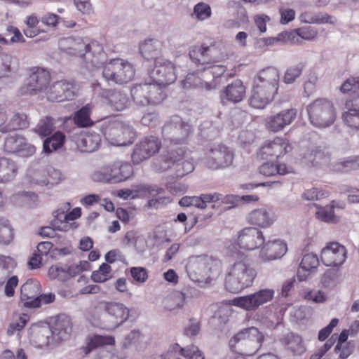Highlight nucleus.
Listing matches in <instances>:
<instances>
[{"mask_svg": "<svg viewBox=\"0 0 359 359\" xmlns=\"http://www.w3.org/2000/svg\"><path fill=\"white\" fill-rule=\"evenodd\" d=\"M257 272L247 257L237 259L229 268L225 278L226 288L236 293L250 287Z\"/></svg>", "mask_w": 359, "mask_h": 359, "instance_id": "f257e3e1", "label": "nucleus"}, {"mask_svg": "<svg viewBox=\"0 0 359 359\" xmlns=\"http://www.w3.org/2000/svg\"><path fill=\"white\" fill-rule=\"evenodd\" d=\"M264 335L258 328L250 327L236 333L229 341L232 351L245 356H252L262 347Z\"/></svg>", "mask_w": 359, "mask_h": 359, "instance_id": "f03ea898", "label": "nucleus"}, {"mask_svg": "<svg viewBox=\"0 0 359 359\" xmlns=\"http://www.w3.org/2000/svg\"><path fill=\"white\" fill-rule=\"evenodd\" d=\"M310 123L316 128H325L331 126L337 118L334 102L327 98H318L306 107Z\"/></svg>", "mask_w": 359, "mask_h": 359, "instance_id": "7ed1b4c3", "label": "nucleus"}, {"mask_svg": "<svg viewBox=\"0 0 359 359\" xmlns=\"http://www.w3.org/2000/svg\"><path fill=\"white\" fill-rule=\"evenodd\" d=\"M130 93L133 102L140 107L158 104L165 97L162 87L156 83L137 84L131 88Z\"/></svg>", "mask_w": 359, "mask_h": 359, "instance_id": "20e7f679", "label": "nucleus"}, {"mask_svg": "<svg viewBox=\"0 0 359 359\" xmlns=\"http://www.w3.org/2000/svg\"><path fill=\"white\" fill-rule=\"evenodd\" d=\"M104 135L110 143L115 146L132 144L135 139L134 129L119 120L109 121L104 128Z\"/></svg>", "mask_w": 359, "mask_h": 359, "instance_id": "39448f33", "label": "nucleus"}, {"mask_svg": "<svg viewBox=\"0 0 359 359\" xmlns=\"http://www.w3.org/2000/svg\"><path fill=\"white\" fill-rule=\"evenodd\" d=\"M102 75L108 81L123 84L132 80L135 75V70L128 62L121 58H116L105 64Z\"/></svg>", "mask_w": 359, "mask_h": 359, "instance_id": "423d86ee", "label": "nucleus"}, {"mask_svg": "<svg viewBox=\"0 0 359 359\" xmlns=\"http://www.w3.org/2000/svg\"><path fill=\"white\" fill-rule=\"evenodd\" d=\"M191 132V125L179 116H173L164 124L162 135L165 140L171 143H184Z\"/></svg>", "mask_w": 359, "mask_h": 359, "instance_id": "0eeeda50", "label": "nucleus"}, {"mask_svg": "<svg viewBox=\"0 0 359 359\" xmlns=\"http://www.w3.org/2000/svg\"><path fill=\"white\" fill-rule=\"evenodd\" d=\"M234 153L224 144H217L212 147L206 154L205 163L212 170L229 168L233 165Z\"/></svg>", "mask_w": 359, "mask_h": 359, "instance_id": "6e6552de", "label": "nucleus"}, {"mask_svg": "<svg viewBox=\"0 0 359 359\" xmlns=\"http://www.w3.org/2000/svg\"><path fill=\"white\" fill-rule=\"evenodd\" d=\"M103 324L108 330H114L124 323L130 316L129 309L120 302H104Z\"/></svg>", "mask_w": 359, "mask_h": 359, "instance_id": "1a4fd4ad", "label": "nucleus"}, {"mask_svg": "<svg viewBox=\"0 0 359 359\" xmlns=\"http://www.w3.org/2000/svg\"><path fill=\"white\" fill-rule=\"evenodd\" d=\"M72 330L70 319L67 316H59L51 328L43 327L41 333L46 335V339L41 342L50 344L53 341L59 342L66 339Z\"/></svg>", "mask_w": 359, "mask_h": 359, "instance_id": "9d476101", "label": "nucleus"}, {"mask_svg": "<svg viewBox=\"0 0 359 359\" xmlns=\"http://www.w3.org/2000/svg\"><path fill=\"white\" fill-rule=\"evenodd\" d=\"M161 147V140L153 135L142 138L135 144L132 154V161L135 164H139L157 153Z\"/></svg>", "mask_w": 359, "mask_h": 359, "instance_id": "9b49d317", "label": "nucleus"}, {"mask_svg": "<svg viewBox=\"0 0 359 359\" xmlns=\"http://www.w3.org/2000/svg\"><path fill=\"white\" fill-rule=\"evenodd\" d=\"M273 295V290L263 289L249 295L234 298L233 304L245 310L254 311L261 305L270 302Z\"/></svg>", "mask_w": 359, "mask_h": 359, "instance_id": "f8f14e48", "label": "nucleus"}, {"mask_svg": "<svg viewBox=\"0 0 359 359\" xmlns=\"http://www.w3.org/2000/svg\"><path fill=\"white\" fill-rule=\"evenodd\" d=\"M50 79V74L46 69L34 67L27 79L25 92L30 95H36L42 92L46 93Z\"/></svg>", "mask_w": 359, "mask_h": 359, "instance_id": "ddd939ff", "label": "nucleus"}, {"mask_svg": "<svg viewBox=\"0 0 359 359\" xmlns=\"http://www.w3.org/2000/svg\"><path fill=\"white\" fill-rule=\"evenodd\" d=\"M4 150L8 153L15 154L22 157H29L35 153L36 147L29 143L22 135L13 133L6 137Z\"/></svg>", "mask_w": 359, "mask_h": 359, "instance_id": "4468645a", "label": "nucleus"}, {"mask_svg": "<svg viewBox=\"0 0 359 359\" xmlns=\"http://www.w3.org/2000/svg\"><path fill=\"white\" fill-rule=\"evenodd\" d=\"M152 76L161 86L172 83L177 79L175 65L165 58H156Z\"/></svg>", "mask_w": 359, "mask_h": 359, "instance_id": "2eb2a0df", "label": "nucleus"}, {"mask_svg": "<svg viewBox=\"0 0 359 359\" xmlns=\"http://www.w3.org/2000/svg\"><path fill=\"white\" fill-rule=\"evenodd\" d=\"M265 238L262 232L256 227H246L239 231L236 243L241 248L254 250L263 245Z\"/></svg>", "mask_w": 359, "mask_h": 359, "instance_id": "dca6fc26", "label": "nucleus"}, {"mask_svg": "<svg viewBox=\"0 0 359 359\" xmlns=\"http://www.w3.org/2000/svg\"><path fill=\"white\" fill-rule=\"evenodd\" d=\"M46 96L51 102L72 100L75 96L74 84L67 80L55 81L48 87Z\"/></svg>", "mask_w": 359, "mask_h": 359, "instance_id": "f3484780", "label": "nucleus"}, {"mask_svg": "<svg viewBox=\"0 0 359 359\" xmlns=\"http://www.w3.org/2000/svg\"><path fill=\"white\" fill-rule=\"evenodd\" d=\"M346 259V250L339 243L327 244L321 251V261L329 266H338L344 263Z\"/></svg>", "mask_w": 359, "mask_h": 359, "instance_id": "a211bd4d", "label": "nucleus"}, {"mask_svg": "<svg viewBox=\"0 0 359 359\" xmlns=\"http://www.w3.org/2000/svg\"><path fill=\"white\" fill-rule=\"evenodd\" d=\"M186 151L182 147L170 148L155 160L154 168L157 172H164L171 168L173 165L180 166L178 162L185 156Z\"/></svg>", "mask_w": 359, "mask_h": 359, "instance_id": "6ab92c4d", "label": "nucleus"}, {"mask_svg": "<svg viewBox=\"0 0 359 359\" xmlns=\"http://www.w3.org/2000/svg\"><path fill=\"white\" fill-rule=\"evenodd\" d=\"M290 148L288 141L282 137H276L273 140L266 141L259 150L258 155L262 159L276 157L286 154Z\"/></svg>", "mask_w": 359, "mask_h": 359, "instance_id": "aec40b11", "label": "nucleus"}, {"mask_svg": "<svg viewBox=\"0 0 359 359\" xmlns=\"http://www.w3.org/2000/svg\"><path fill=\"white\" fill-rule=\"evenodd\" d=\"M287 251V244L282 240L275 239L264 242L259 252V258L264 262L273 261L280 259Z\"/></svg>", "mask_w": 359, "mask_h": 359, "instance_id": "412c9836", "label": "nucleus"}, {"mask_svg": "<svg viewBox=\"0 0 359 359\" xmlns=\"http://www.w3.org/2000/svg\"><path fill=\"white\" fill-rule=\"evenodd\" d=\"M59 47L68 55L83 57L89 49V43L81 37L69 36L59 41Z\"/></svg>", "mask_w": 359, "mask_h": 359, "instance_id": "4be33fe9", "label": "nucleus"}, {"mask_svg": "<svg viewBox=\"0 0 359 359\" xmlns=\"http://www.w3.org/2000/svg\"><path fill=\"white\" fill-rule=\"evenodd\" d=\"M297 111L294 109L283 110L269 116L266 119V127L272 132L280 131L294 120Z\"/></svg>", "mask_w": 359, "mask_h": 359, "instance_id": "5701e85b", "label": "nucleus"}, {"mask_svg": "<svg viewBox=\"0 0 359 359\" xmlns=\"http://www.w3.org/2000/svg\"><path fill=\"white\" fill-rule=\"evenodd\" d=\"M81 214L80 208H76L67 214H65L64 210L60 212V210H57L54 212L55 219L52 222V225L59 231H67L69 229H75L78 224L70 222L79 218Z\"/></svg>", "mask_w": 359, "mask_h": 359, "instance_id": "b1692460", "label": "nucleus"}, {"mask_svg": "<svg viewBox=\"0 0 359 359\" xmlns=\"http://www.w3.org/2000/svg\"><path fill=\"white\" fill-rule=\"evenodd\" d=\"M277 93L253 83L250 105L256 109H264L271 103Z\"/></svg>", "mask_w": 359, "mask_h": 359, "instance_id": "393cba45", "label": "nucleus"}, {"mask_svg": "<svg viewBox=\"0 0 359 359\" xmlns=\"http://www.w3.org/2000/svg\"><path fill=\"white\" fill-rule=\"evenodd\" d=\"M279 80L278 70L275 67H269L263 69L257 74L253 83L277 93Z\"/></svg>", "mask_w": 359, "mask_h": 359, "instance_id": "a878e982", "label": "nucleus"}, {"mask_svg": "<svg viewBox=\"0 0 359 359\" xmlns=\"http://www.w3.org/2000/svg\"><path fill=\"white\" fill-rule=\"evenodd\" d=\"M210 262V257L205 256L191 257L186 266L190 278L195 281H203L205 276V268Z\"/></svg>", "mask_w": 359, "mask_h": 359, "instance_id": "bb28decb", "label": "nucleus"}, {"mask_svg": "<svg viewBox=\"0 0 359 359\" xmlns=\"http://www.w3.org/2000/svg\"><path fill=\"white\" fill-rule=\"evenodd\" d=\"M245 96V87L241 80H236L229 84L221 93L220 98L223 104L228 102H240Z\"/></svg>", "mask_w": 359, "mask_h": 359, "instance_id": "cd10ccee", "label": "nucleus"}, {"mask_svg": "<svg viewBox=\"0 0 359 359\" xmlns=\"http://www.w3.org/2000/svg\"><path fill=\"white\" fill-rule=\"evenodd\" d=\"M247 221L254 226L262 228H266L273 222L271 214L264 208H260L251 211L248 215Z\"/></svg>", "mask_w": 359, "mask_h": 359, "instance_id": "c85d7f7f", "label": "nucleus"}, {"mask_svg": "<svg viewBox=\"0 0 359 359\" xmlns=\"http://www.w3.org/2000/svg\"><path fill=\"white\" fill-rule=\"evenodd\" d=\"M104 96L111 107L116 111H123L129 104L128 96L121 91L108 90L104 93Z\"/></svg>", "mask_w": 359, "mask_h": 359, "instance_id": "c756f323", "label": "nucleus"}, {"mask_svg": "<svg viewBox=\"0 0 359 359\" xmlns=\"http://www.w3.org/2000/svg\"><path fill=\"white\" fill-rule=\"evenodd\" d=\"M345 108L347 110L343 114L345 123L351 128L359 129V100L355 102L348 99Z\"/></svg>", "mask_w": 359, "mask_h": 359, "instance_id": "7c9ffc66", "label": "nucleus"}, {"mask_svg": "<svg viewBox=\"0 0 359 359\" xmlns=\"http://www.w3.org/2000/svg\"><path fill=\"white\" fill-rule=\"evenodd\" d=\"M41 292V285L39 281L34 279H29L21 286L20 299L25 303L35 300Z\"/></svg>", "mask_w": 359, "mask_h": 359, "instance_id": "2f4dec72", "label": "nucleus"}, {"mask_svg": "<svg viewBox=\"0 0 359 359\" xmlns=\"http://www.w3.org/2000/svg\"><path fill=\"white\" fill-rule=\"evenodd\" d=\"M18 167L15 162L8 158H0V182L12 180L16 175Z\"/></svg>", "mask_w": 359, "mask_h": 359, "instance_id": "473e14b6", "label": "nucleus"}, {"mask_svg": "<svg viewBox=\"0 0 359 359\" xmlns=\"http://www.w3.org/2000/svg\"><path fill=\"white\" fill-rule=\"evenodd\" d=\"M206 55H208V64L220 62L228 57L226 46L217 42L206 46Z\"/></svg>", "mask_w": 359, "mask_h": 359, "instance_id": "72a5a7b5", "label": "nucleus"}, {"mask_svg": "<svg viewBox=\"0 0 359 359\" xmlns=\"http://www.w3.org/2000/svg\"><path fill=\"white\" fill-rule=\"evenodd\" d=\"M284 345L294 355H301L306 351L305 346L300 336L289 333L283 339Z\"/></svg>", "mask_w": 359, "mask_h": 359, "instance_id": "f704fd0d", "label": "nucleus"}, {"mask_svg": "<svg viewBox=\"0 0 359 359\" xmlns=\"http://www.w3.org/2000/svg\"><path fill=\"white\" fill-rule=\"evenodd\" d=\"M27 116L24 113H15L10 119L8 124L0 129L2 133L11 130H23L29 127Z\"/></svg>", "mask_w": 359, "mask_h": 359, "instance_id": "c9c22d12", "label": "nucleus"}, {"mask_svg": "<svg viewBox=\"0 0 359 359\" xmlns=\"http://www.w3.org/2000/svg\"><path fill=\"white\" fill-rule=\"evenodd\" d=\"M161 43L156 39H147L140 46V53L147 59L154 58L161 50Z\"/></svg>", "mask_w": 359, "mask_h": 359, "instance_id": "e433bc0d", "label": "nucleus"}, {"mask_svg": "<svg viewBox=\"0 0 359 359\" xmlns=\"http://www.w3.org/2000/svg\"><path fill=\"white\" fill-rule=\"evenodd\" d=\"M186 295L180 291H174L165 299V308L168 311L182 309L185 303Z\"/></svg>", "mask_w": 359, "mask_h": 359, "instance_id": "4c0bfd02", "label": "nucleus"}, {"mask_svg": "<svg viewBox=\"0 0 359 359\" xmlns=\"http://www.w3.org/2000/svg\"><path fill=\"white\" fill-rule=\"evenodd\" d=\"M100 137L96 133L83 135L79 142V146L85 152H92L97 149L100 145Z\"/></svg>", "mask_w": 359, "mask_h": 359, "instance_id": "58836bf2", "label": "nucleus"}, {"mask_svg": "<svg viewBox=\"0 0 359 359\" xmlns=\"http://www.w3.org/2000/svg\"><path fill=\"white\" fill-rule=\"evenodd\" d=\"M259 173L266 176H275L276 175H285L289 172L288 168L285 164H274L264 163L259 168Z\"/></svg>", "mask_w": 359, "mask_h": 359, "instance_id": "ea45409f", "label": "nucleus"}, {"mask_svg": "<svg viewBox=\"0 0 359 359\" xmlns=\"http://www.w3.org/2000/svg\"><path fill=\"white\" fill-rule=\"evenodd\" d=\"M140 191L142 192V195H143L144 197H152L150 200H149L147 203V207L151 208H157L158 207V205L160 203V201L162 199L161 198H154L157 196L158 195L162 194L163 189H159L157 187H152V186H142Z\"/></svg>", "mask_w": 359, "mask_h": 359, "instance_id": "a19ab883", "label": "nucleus"}, {"mask_svg": "<svg viewBox=\"0 0 359 359\" xmlns=\"http://www.w3.org/2000/svg\"><path fill=\"white\" fill-rule=\"evenodd\" d=\"M65 135L60 132L55 133L52 137H48L43 142V149L45 153L50 154L59 149L64 142Z\"/></svg>", "mask_w": 359, "mask_h": 359, "instance_id": "79ce46f5", "label": "nucleus"}, {"mask_svg": "<svg viewBox=\"0 0 359 359\" xmlns=\"http://www.w3.org/2000/svg\"><path fill=\"white\" fill-rule=\"evenodd\" d=\"M15 266V261L11 257L0 256V285L8 278Z\"/></svg>", "mask_w": 359, "mask_h": 359, "instance_id": "37998d69", "label": "nucleus"}, {"mask_svg": "<svg viewBox=\"0 0 359 359\" xmlns=\"http://www.w3.org/2000/svg\"><path fill=\"white\" fill-rule=\"evenodd\" d=\"M48 177H45L41 179H39L34 177L33 180L38 184L41 185H47L48 184H57L59 183L62 179V175L61 172L59 170H57L54 168L50 167L47 170Z\"/></svg>", "mask_w": 359, "mask_h": 359, "instance_id": "c03bdc74", "label": "nucleus"}, {"mask_svg": "<svg viewBox=\"0 0 359 359\" xmlns=\"http://www.w3.org/2000/svg\"><path fill=\"white\" fill-rule=\"evenodd\" d=\"M90 106L86 105L75 113L74 120V123L80 127H87L93 124L90 118Z\"/></svg>", "mask_w": 359, "mask_h": 359, "instance_id": "a18cd8bd", "label": "nucleus"}, {"mask_svg": "<svg viewBox=\"0 0 359 359\" xmlns=\"http://www.w3.org/2000/svg\"><path fill=\"white\" fill-rule=\"evenodd\" d=\"M189 57L196 64L209 65L206 46H194L189 51Z\"/></svg>", "mask_w": 359, "mask_h": 359, "instance_id": "49530a36", "label": "nucleus"}, {"mask_svg": "<svg viewBox=\"0 0 359 359\" xmlns=\"http://www.w3.org/2000/svg\"><path fill=\"white\" fill-rule=\"evenodd\" d=\"M55 299V294L50 292L48 294H38L35 300L29 301L25 303L23 305L25 307L28 308H38L41 305L52 303Z\"/></svg>", "mask_w": 359, "mask_h": 359, "instance_id": "de8ad7c7", "label": "nucleus"}, {"mask_svg": "<svg viewBox=\"0 0 359 359\" xmlns=\"http://www.w3.org/2000/svg\"><path fill=\"white\" fill-rule=\"evenodd\" d=\"M54 128V124L53 118L46 116V118L41 119L34 129V132L41 136L46 137L49 135Z\"/></svg>", "mask_w": 359, "mask_h": 359, "instance_id": "09e8293b", "label": "nucleus"}, {"mask_svg": "<svg viewBox=\"0 0 359 359\" xmlns=\"http://www.w3.org/2000/svg\"><path fill=\"white\" fill-rule=\"evenodd\" d=\"M354 157L337 161L332 164V170L335 172H346L356 170Z\"/></svg>", "mask_w": 359, "mask_h": 359, "instance_id": "8fccbe9b", "label": "nucleus"}, {"mask_svg": "<svg viewBox=\"0 0 359 359\" xmlns=\"http://www.w3.org/2000/svg\"><path fill=\"white\" fill-rule=\"evenodd\" d=\"M210 6L203 2L198 3L194 8V13L192 16L195 17L198 20H205L211 16Z\"/></svg>", "mask_w": 359, "mask_h": 359, "instance_id": "3c124183", "label": "nucleus"}, {"mask_svg": "<svg viewBox=\"0 0 359 359\" xmlns=\"http://www.w3.org/2000/svg\"><path fill=\"white\" fill-rule=\"evenodd\" d=\"M304 67L303 64L299 63L289 67L284 74L283 81L287 84L293 83L301 75Z\"/></svg>", "mask_w": 359, "mask_h": 359, "instance_id": "603ef678", "label": "nucleus"}, {"mask_svg": "<svg viewBox=\"0 0 359 359\" xmlns=\"http://www.w3.org/2000/svg\"><path fill=\"white\" fill-rule=\"evenodd\" d=\"M319 260L316 255L309 253L305 255L300 263L301 269L305 271H310L316 269L318 266Z\"/></svg>", "mask_w": 359, "mask_h": 359, "instance_id": "864d4df0", "label": "nucleus"}, {"mask_svg": "<svg viewBox=\"0 0 359 359\" xmlns=\"http://www.w3.org/2000/svg\"><path fill=\"white\" fill-rule=\"evenodd\" d=\"M13 229L8 220L0 219V242L8 244L13 238Z\"/></svg>", "mask_w": 359, "mask_h": 359, "instance_id": "5fc2aeb1", "label": "nucleus"}, {"mask_svg": "<svg viewBox=\"0 0 359 359\" xmlns=\"http://www.w3.org/2000/svg\"><path fill=\"white\" fill-rule=\"evenodd\" d=\"M66 267H61L57 265L52 266L48 270V276L52 279H58L60 281H66L68 280V274L67 273Z\"/></svg>", "mask_w": 359, "mask_h": 359, "instance_id": "6e6d98bb", "label": "nucleus"}, {"mask_svg": "<svg viewBox=\"0 0 359 359\" xmlns=\"http://www.w3.org/2000/svg\"><path fill=\"white\" fill-rule=\"evenodd\" d=\"M133 174L132 166L127 163L118 162V175L115 176L116 183L126 180Z\"/></svg>", "mask_w": 359, "mask_h": 359, "instance_id": "4d7b16f0", "label": "nucleus"}, {"mask_svg": "<svg viewBox=\"0 0 359 359\" xmlns=\"http://www.w3.org/2000/svg\"><path fill=\"white\" fill-rule=\"evenodd\" d=\"M341 90L344 93L353 90L352 96L359 90V77H351L347 79L341 86Z\"/></svg>", "mask_w": 359, "mask_h": 359, "instance_id": "13d9d810", "label": "nucleus"}, {"mask_svg": "<svg viewBox=\"0 0 359 359\" xmlns=\"http://www.w3.org/2000/svg\"><path fill=\"white\" fill-rule=\"evenodd\" d=\"M205 276L203 279L212 280L219 274V264L217 262L210 258V262L205 268Z\"/></svg>", "mask_w": 359, "mask_h": 359, "instance_id": "bf43d9fd", "label": "nucleus"}, {"mask_svg": "<svg viewBox=\"0 0 359 359\" xmlns=\"http://www.w3.org/2000/svg\"><path fill=\"white\" fill-rule=\"evenodd\" d=\"M12 56L6 53H0V78L5 76L11 71Z\"/></svg>", "mask_w": 359, "mask_h": 359, "instance_id": "052dcab7", "label": "nucleus"}, {"mask_svg": "<svg viewBox=\"0 0 359 359\" xmlns=\"http://www.w3.org/2000/svg\"><path fill=\"white\" fill-rule=\"evenodd\" d=\"M113 341L114 339L112 337H107L100 335H96L94 336L90 339L87 348H88V351H90L92 349L95 348H97L104 344H110Z\"/></svg>", "mask_w": 359, "mask_h": 359, "instance_id": "680f3d73", "label": "nucleus"}, {"mask_svg": "<svg viewBox=\"0 0 359 359\" xmlns=\"http://www.w3.org/2000/svg\"><path fill=\"white\" fill-rule=\"evenodd\" d=\"M281 37L283 43H290L292 44H301L302 40L300 39V36L299 33V30L294 29L291 32H282Z\"/></svg>", "mask_w": 359, "mask_h": 359, "instance_id": "e2e57ef3", "label": "nucleus"}, {"mask_svg": "<svg viewBox=\"0 0 359 359\" xmlns=\"http://www.w3.org/2000/svg\"><path fill=\"white\" fill-rule=\"evenodd\" d=\"M203 77L208 78L212 76L213 78H217L222 76L226 71V68L222 65H210L204 67Z\"/></svg>", "mask_w": 359, "mask_h": 359, "instance_id": "0e129e2a", "label": "nucleus"}, {"mask_svg": "<svg viewBox=\"0 0 359 359\" xmlns=\"http://www.w3.org/2000/svg\"><path fill=\"white\" fill-rule=\"evenodd\" d=\"M141 123L149 127H155L159 123V116L156 112H148L143 115Z\"/></svg>", "mask_w": 359, "mask_h": 359, "instance_id": "69168bd1", "label": "nucleus"}, {"mask_svg": "<svg viewBox=\"0 0 359 359\" xmlns=\"http://www.w3.org/2000/svg\"><path fill=\"white\" fill-rule=\"evenodd\" d=\"M182 351H184L183 356L188 359H205L203 353L197 346H189Z\"/></svg>", "mask_w": 359, "mask_h": 359, "instance_id": "338daca9", "label": "nucleus"}, {"mask_svg": "<svg viewBox=\"0 0 359 359\" xmlns=\"http://www.w3.org/2000/svg\"><path fill=\"white\" fill-rule=\"evenodd\" d=\"M130 273L133 279L138 283H144L148 278L147 271L143 267H132Z\"/></svg>", "mask_w": 359, "mask_h": 359, "instance_id": "774afa93", "label": "nucleus"}]
</instances>
